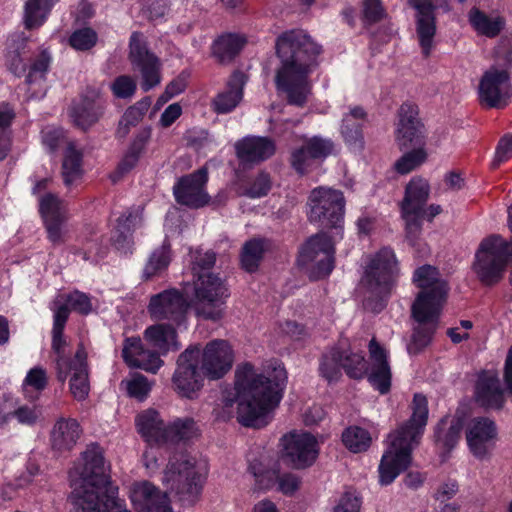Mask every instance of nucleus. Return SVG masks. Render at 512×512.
<instances>
[{"mask_svg": "<svg viewBox=\"0 0 512 512\" xmlns=\"http://www.w3.org/2000/svg\"><path fill=\"white\" fill-rule=\"evenodd\" d=\"M275 49L281 61L276 88L290 105L303 107L311 94L309 75L318 66L322 47L305 31L294 29L278 36Z\"/></svg>", "mask_w": 512, "mask_h": 512, "instance_id": "1", "label": "nucleus"}, {"mask_svg": "<svg viewBox=\"0 0 512 512\" xmlns=\"http://www.w3.org/2000/svg\"><path fill=\"white\" fill-rule=\"evenodd\" d=\"M287 380L283 366L274 367L267 375L245 363L235 371V390L238 402L237 420L247 427H260L264 418L282 398Z\"/></svg>", "mask_w": 512, "mask_h": 512, "instance_id": "2", "label": "nucleus"}, {"mask_svg": "<svg viewBox=\"0 0 512 512\" xmlns=\"http://www.w3.org/2000/svg\"><path fill=\"white\" fill-rule=\"evenodd\" d=\"M80 478L74 482L69 496L74 512H131L118 498V487L110 481L103 451L89 446L82 454Z\"/></svg>", "mask_w": 512, "mask_h": 512, "instance_id": "3", "label": "nucleus"}, {"mask_svg": "<svg viewBox=\"0 0 512 512\" xmlns=\"http://www.w3.org/2000/svg\"><path fill=\"white\" fill-rule=\"evenodd\" d=\"M410 419L388 436L389 445L379 465L382 485L392 483L411 462V452L420 443L428 420V402L424 395L415 394Z\"/></svg>", "mask_w": 512, "mask_h": 512, "instance_id": "4", "label": "nucleus"}, {"mask_svg": "<svg viewBox=\"0 0 512 512\" xmlns=\"http://www.w3.org/2000/svg\"><path fill=\"white\" fill-rule=\"evenodd\" d=\"M145 341L154 349L145 348L140 338H127L124 342L122 356L131 367L156 373L163 365L160 356L176 352L181 348L176 329L171 324L158 323L144 331Z\"/></svg>", "mask_w": 512, "mask_h": 512, "instance_id": "5", "label": "nucleus"}, {"mask_svg": "<svg viewBox=\"0 0 512 512\" xmlns=\"http://www.w3.org/2000/svg\"><path fill=\"white\" fill-rule=\"evenodd\" d=\"M206 465L188 454L170 458L163 476V483L174 491L182 502L192 504L201 493Z\"/></svg>", "mask_w": 512, "mask_h": 512, "instance_id": "6", "label": "nucleus"}, {"mask_svg": "<svg viewBox=\"0 0 512 512\" xmlns=\"http://www.w3.org/2000/svg\"><path fill=\"white\" fill-rule=\"evenodd\" d=\"M508 227L512 232V204L508 207ZM512 259V242L499 235L485 238L477 252L474 269L482 283L492 285L503 276L508 262Z\"/></svg>", "mask_w": 512, "mask_h": 512, "instance_id": "7", "label": "nucleus"}, {"mask_svg": "<svg viewBox=\"0 0 512 512\" xmlns=\"http://www.w3.org/2000/svg\"><path fill=\"white\" fill-rule=\"evenodd\" d=\"M193 295V308L197 316L211 321L224 317L230 292L219 274H200L193 278Z\"/></svg>", "mask_w": 512, "mask_h": 512, "instance_id": "8", "label": "nucleus"}, {"mask_svg": "<svg viewBox=\"0 0 512 512\" xmlns=\"http://www.w3.org/2000/svg\"><path fill=\"white\" fill-rule=\"evenodd\" d=\"M413 280L422 291L412 305V316L419 321L433 320L440 314L448 290L447 284L439 279L437 269L430 265L418 268Z\"/></svg>", "mask_w": 512, "mask_h": 512, "instance_id": "9", "label": "nucleus"}, {"mask_svg": "<svg viewBox=\"0 0 512 512\" xmlns=\"http://www.w3.org/2000/svg\"><path fill=\"white\" fill-rule=\"evenodd\" d=\"M334 245L325 233L311 236L300 248L298 265L311 280L328 276L334 268Z\"/></svg>", "mask_w": 512, "mask_h": 512, "instance_id": "10", "label": "nucleus"}, {"mask_svg": "<svg viewBox=\"0 0 512 512\" xmlns=\"http://www.w3.org/2000/svg\"><path fill=\"white\" fill-rule=\"evenodd\" d=\"M512 67L511 53H506L503 65L491 66L479 83V100L488 108L502 109L512 98L509 70Z\"/></svg>", "mask_w": 512, "mask_h": 512, "instance_id": "11", "label": "nucleus"}, {"mask_svg": "<svg viewBox=\"0 0 512 512\" xmlns=\"http://www.w3.org/2000/svg\"><path fill=\"white\" fill-rule=\"evenodd\" d=\"M308 219L324 227L337 228L343 221L345 199L339 190L317 187L308 198Z\"/></svg>", "mask_w": 512, "mask_h": 512, "instance_id": "12", "label": "nucleus"}, {"mask_svg": "<svg viewBox=\"0 0 512 512\" xmlns=\"http://www.w3.org/2000/svg\"><path fill=\"white\" fill-rule=\"evenodd\" d=\"M398 271L394 251L385 247L371 259L362 278V283L372 294L383 298L391 292Z\"/></svg>", "mask_w": 512, "mask_h": 512, "instance_id": "13", "label": "nucleus"}, {"mask_svg": "<svg viewBox=\"0 0 512 512\" xmlns=\"http://www.w3.org/2000/svg\"><path fill=\"white\" fill-rule=\"evenodd\" d=\"M430 194V185L424 178L414 177L405 188V195L401 201V216L405 221L406 234L410 243L416 242L419 234V217L423 215V207L426 206Z\"/></svg>", "mask_w": 512, "mask_h": 512, "instance_id": "14", "label": "nucleus"}, {"mask_svg": "<svg viewBox=\"0 0 512 512\" xmlns=\"http://www.w3.org/2000/svg\"><path fill=\"white\" fill-rule=\"evenodd\" d=\"M200 350L189 346L177 359V367L172 377L174 390L185 398L192 399L203 387V373L198 368Z\"/></svg>", "mask_w": 512, "mask_h": 512, "instance_id": "15", "label": "nucleus"}, {"mask_svg": "<svg viewBox=\"0 0 512 512\" xmlns=\"http://www.w3.org/2000/svg\"><path fill=\"white\" fill-rule=\"evenodd\" d=\"M56 372L59 381L64 382L68 377L69 388L73 397L82 401L87 398L90 391L87 352L80 345L74 358L60 357L56 360Z\"/></svg>", "mask_w": 512, "mask_h": 512, "instance_id": "16", "label": "nucleus"}, {"mask_svg": "<svg viewBox=\"0 0 512 512\" xmlns=\"http://www.w3.org/2000/svg\"><path fill=\"white\" fill-rule=\"evenodd\" d=\"M129 60L142 76L141 87L148 91L160 83V68L157 57L149 52L140 32H133L129 41Z\"/></svg>", "mask_w": 512, "mask_h": 512, "instance_id": "17", "label": "nucleus"}, {"mask_svg": "<svg viewBox=\"0 0 512 512\" xmlns=\"http://www.w3.org/2000/svg\"><path fill=\"white\" fill-rule=\"evenodd\" d=\"M39 209L48 240L55 246L65 243L68 236V213L64 202L55 194L47 193L40 198Z\"/></svg>", "mask_w": 512, "mask_h": 512, "instance_id": "18", "label": "nucleus"}, {"mask_svg": "<svg viewBox=\"0 0 512 512\" xmlns=\"http://www.w3.org/2000/svg\"><path fill=\"white\" fill-rule=\"evenodd\" d=\"M208 171L200 168L197 171L181 177L173 187V193L177 203L198 209L210 202V196L206 191Z\"/></svg>", "mask_w": 512, "mask_h": 512, "instance_id": "19", "label": "nucleus"}, {"mask_svg": "<svg viewBox=\"0 0 512 512\" xmlns=\"http://www.w3.org/2000/svg\"><path fill=\"white\" fill-rule=\"evenodd\" d=\"M233 361V350L225 340H213L207 343L199 358L203 375L211 380L220 379L227 374L232 368Z\"/></svg>", "mask_w": 512, "mask_h": 512, "instance_id": "20", "label": "nucleus"}, {"mask_svg": "<svg viewBox=\"0 0 512 512\" xmlns=\"http://www.w3.org/2000/svg\"><path fill=\"white\" fill-rule=\"evenodd\" d=\"M187 301L177 289H168L151 296L148 313L154 320H169L177 325L186 319Z\"/></svg>", "mask_w": 512, "mask_h": 512, "instance_id": "21", "label": "nucleus"}, {"mask_svg": "<svg viewBox=\"0 0 512 512\" xmlns=\"http://www.w3.org/2000/svg\"><path fill=\"white\" fill-rule=\"evenodd\" d=\"M284 455L295 468L311 466L318 456L316 438L306 432H292L282 438Z\"/></svg>", "mask_w": 512, "mask_h": 512, "instance_id": "22", "label": "nucleus"}, {"mask_svg": "<svg viewBox=\"0 0 512 512\" xmlns=\"http://www.w3.org/2000/svg\"><path fill=\"white\" fill-rule=\"evenodd\" d=\"M130 500L137 512H173L168 495L148 481L131 486Z\"/></svg>", "mask_w": 512, "mask_h": 512, "instance_id": "23", "label": "nucleus"}, {"mask_svg": "<svg viewBox=\"0 0 512 512\" xmlns=\"http://www.w3.org/2000/svg\"><path fill=\"white\" fill-rule=\"evenodd\" d=\"M497 439V427L493 420L476 417L466 428V440L471 453L477 458L485 457Z\"/></svg>", "mask_w": 512, "mask_h": 512, "instance_id": "24", "label": "nucleus"}, {"mask_svg": "<svg viewBox=\"0 0 512 512\" xmlns=\"http://www.w3.org/2000/svg\"><path fill=\"white\" fill-rule=\"evenodd\" d=\"M423 125L418 119V109L415 105L405 103L399 109V124L397 142L401 149L411 146H424Z\"/></svg>", "mask_w": 512, "mask_h": 512, "instance_id": "25", "label": "nucleus"}, {"mask_svg": "<svg viewBox=\"0 0 512 512\" xmlns=\"http://www.w3.org/2000/svg\"><path fill=\"white\" fill-rule=\"evenodd\" d=\"M105 101L98 89H88L80 101L71 108L70 116L76 126L86 130L94 125L102 116Z\"/></svg>", "mask_w": 512, "mask_h": 512, "instance_id": "26", "label": "nucleus"}, {"mask_svg": "<svg viewBox=\"0 0 512 512\" xmlns=\"http://www.w3.org/2000/svg\"><path fill=\"white\" fill-rule=\"evenodd\" d=\"M370 373L368 380L381 394L389 391L391 385V369L387 350L372 338L368 345Z\"/></svg>", "mask_w": 512, "mask_h": 512, "instance_id": "27", "label": "nucleus"}, {"mask_svg": "<svg viewBox=\"0 0 512 512\" xmlns=\"http://www.w3.org/2000/svg\"><path fill=\"white\" fill-rule=\"evenodd\" d=\"M475 400L485 408L501 409L503 407L504 390L496 372L486 371L479 375L475 387Z\"/></svg>", "mask_w": 512, "mask_h": 512, "instance_id": "28", "label": "nucleus"}, {"mask_svg": "<svg viewBox=\"0 0 512 512\" xmlns=\"http://www.w3.org/2000/svg\"><path fill=\"white\" fill-rule=\"evenodd\" d=\"M236 155L242 163H259L276 152L274 140L268 137L248 136L235 144Z\"/></svg>", "mask_w": 512, "mask_h": 512, "instance_id": "29", "label": "nucleus"}, {"mask_svg": "<svg viewBox=\"0 0 512 512\" xmlns=\"http://www.w3.org/2000/svg\"><path fill=\"white\" fill-rule=\"evenodd\" d=\"M246 76L241 71H235L227 81L225 88L217 93L211 102V107L218 114H226L233 111L243 98V89Z\"/></svg>", "mask_w": 512, "mask_h": 512, "instance_id": "30", "label": "nucleus"}, {"mask_svg": "<svg viewBox=\"0 0 512 512\" xmlns=\"http://www.w3.org/2000/svg\"><path fill=\"white\" fill-rule=\"evenodd\" d=\"M135 424L138 433L149 444L167 445V428L160 413L154 409H146L136 416Z\"/></svg>", "mask_w": 512, "mask_h": 512, "instance_id": "31", "label": "nucleus"}, {"mask_svg": "<svg viewBox=\"0 0 512 512\" xmlns=\"http://www.w3.org/2000/svg\"><path fill=\"white\" fill-rule=\"evenodd\" d=\"M366 117L367 114L363 108L353 107L342 118L341 135L345 143L355 151H360L364 147L362 127Z\"/></svg>", "mask_w": 512, "mask_h": 512, "instance_id": "32", "label": "nucleus"}, {"mask_svg": "<svg viewBox=\"0 0 512 512\" xmlns=\"http://www.w3.org/2000/svg\"><path fill=\"white\" fill-rule=\"evenodd\" d=\"M81 435L79 423L75 419H59L51 432L53 449L62 451L71 450Z\"/></svg>", "mask_w": 512, "mask_h": 512, "instance_id": "33", "label": "nucleus"}, {"mask_svg": "<svg viewBox=\"0 0 512 512\" xmlns=\"http://www.w3.org/2000/svg\"><path fill=\"white\" fill-rule=\"evenodd\" d=\"M83 153L74 143H69L64 151L61 175L64 185L68 188L76 186L82 179Z\"/></svg>", "mask_w": 512, "mask_h": 512, "instance_id": "34", "label": "nucleus"}, {"mask_svg": "<svg viewBox=\"0 0 512 512\" xmlns=\"http://www.w3.org/2000/svg\"><path fill=\"white\" fill-rule=\"evenodd\" d=\"M253 474L261 488L269 489L277 483L278 490L286 495L293 494L300 486L299 478L292 473L280 474L276 471H265L258 474L253 471Z\"/></svg>", "mask_w": 512, "mask_h": 512, "instance_id": "35", "label": "nucleus"}, {"mask_svg": "<svg viewBox=\"0 0 512 512\" xmlns=\"http://www.w3.org/2000/svg\"><path fill=\"white\" fill-rule=\"evenodd\" d=\"M462 422L460 419L443 418L434 433L435 444L443 451H450L460 439Z\"/></svg>", "mask_w": 512, "mask_h": 512, "instance_id": "36", "label": "nucleus"}, {"mask_svg": "<svg viewBox=\"0 0 512 512\" xmlns=\"http://www.w3.org/2000/svg\"><path fill=\"white\" fill-rule=\"evenodd\" d=\"M246 39L238 34H223L212 44V54L221 63L230 62L244 47Z\"/></svg>", "mask_w": 512, "mask_h": 512, "instance_id": "37", "label": "nucleus"}, {"mask_svg": "<svg viewBox=\"0 0 512 512\" xmlns=\"http://www.w3.org/2000/svg\"><path fill=\"white\" fill-rule=\"evenodd\" d=\"M59 0H26L23 22L28 30L39 28L46 21L52 7Z\"/></svg>", "mask_w": 512, "mask_h": 512, "instance_id": "38", "label": "nucleus"}, {"mask_svg": "<svg viewBox=\"0 0 512 512\" xmlns=\"http://www.w3.org/2000/svg\"><path fill=\"white\" fill-rule=\"evenodd\" d=\"M341 347L334 346L322 353L319 359V374L329 383L338 381L342 376Z\"/></svg>", "mask_w": 512, "mask_h": 512, "instance_id": "39", "label": "nucleus"}, {"mask_svg": "<svg viewBox=\"0 0 512 512\" xmlns=\"http://www.w3.org/2000/svg\"><path fill=\"white\" fill-rule=\"evenodd\" d=\"M141 222V213L139 209L126 210L117 220L113 231L112 240L118 247H123L129 243L135 227Z\"/></svg>", "mask_w": 512, "mask_h": 512, "instance_id": "40", "label": "nucleus"}, {"mask_svg": "<svg viewBox=\"0 0 512 512\" xmlns=\"http://www.w3.org/2000/svg\"><path fill=\"white\" fill-rule=\"evenodd\" d=\"M172 260L171 246L168 241H164L160 247H157L150 254L147 263L143 269V277L149 280L155 276L161 275L169 266Z\"/></svg>", "mask_w": 512, "mask_h": 512, "instance_id": "41", "label": "nucleus"}, {"mask_svg": "<svg viewBox=\"0 0 512 512\" xmlns=\"http://www.w3.org/2000/svg\"><path fill=\"white\" fill-rule=\"evenodd\" d=\"M416 34L425 57H428L433 48L434 36L436 33L435 15L432 13L416 14Z\"/></svg>", "mask_w": 512, "mask_h": 512, "instance_id": "42", "label": "nucleus"}, {"mask_svg": "<svg viewBox=\"0 0 512 512\" xmlns=\"http://www.w3.org/2000/svg\"><path fill=\"white\" fill-rule=\"evenodd\" d=\"M469 20L479 34L489 38L499 35L505 25V21L502 17H490L476 8L470 11Z\"/></svg>", "mask_w": 512, "mask_h": 512, "instance_id": "43", "label": "nucleus"}, {"mask_svg": "<svg viewBox=\"0 0 512 512\" xmlns=\"http://www.w3.org/2000/svg\"><path fill=\"white\" fill-rule=\"evenodd\" d=\"M438 317L439 315H437L433 320L427 321L416 320L418 322V326L414 329L412 339L407 346L410 354H418L429 345L432 334L436 329Z\"/></svg>", "mask_w": 512, "mask_h": 512, "instance_id": "44", "label": "nucleus"}, {"mask_svg": "<svg viewBox=\"0 0 512 512\" xmlns=\"http://www.w3.org/2000/svg\"><path fill=\"white\" fill-rule=\"evenodd\" d=\"M14 117V111L8 104L0 105V161L4 160L11 150L10 126Z\"/></svg>", "mask_w": 512, "mask_h": 512, "instance_id": "45", "label": "nucleus"}, {"mask_svg": "<svg viewBox=\"0 0 512 512\" xmlns=\"http://www.w3.org/2000/svg\"><path fill=\"white\" fill-rule=\"evenodd\" d=\"M265 248L264 243L260 239H252L247 241L241 252V265L247 272H255L263 258Z\"/></svg>", "mask_w": 512, "mask_h": 512, "instance_id": "46", "label": "nucleus"}, {"mask_svg": "<svg viewBox=\"0 0 512 512\" xmlns=\"http://www.w3.org/2000/svg\"><path fill=\"white\" fill-rule=\"evenodd\" d=\"M196 435L197 428L192 418L177 419L168 425L167 445L189 440Z\"/></svg>", "mask_w": 512, "mask_h": 512, "instance_id": "47", "label": "nucleus"}, {"mask_svg": "<svg viewBox=\"0 0 512 512\" xmlns=\"http://www.w3.org/2000/svg\"><path fill=\"white\" fill-rule=\"evenodd\" d=\"M342 441L345 447L351 452L359 453L369 448L371 436L367 430L353 426L343 432Z\"/></svg>", "mask_w": 512, "mask_h": 512, "instance_id": "48", "label": "nucleus"}, {"mask_svg": "<svg viewBox=\"0 0 512 512\" xmlns=\"http://www.w3.org/2000/svg\"><path fill=\"white\" fill-rule=\"evenodd\" d=\"M342 368L350 378L361 379L367 371L366 360L360 353L341 348Z\"/></svg>", "mask_w": 512, "mask_h": 512, "instance_id": "49", "label": "nucleus"}, {"mask_svg": "<svg viewBox=\"0 0 512 512\" xmlns=\"http://www.w3.org/2000/svg\"><path fill=\"white\" fill-rule=\"evenodd\" d=\"M49 65L50 56L47 52L43 51L32 63L26 78L28 85L37 84L39 86L38 92L41 95H44L46 92L45 75Z\"/></svg>", "mask_w": 512, "mask_h": 512, "instance_id": "50", "label": "nucleus"}, {"mask_svg": "<svg viewBox=\"0 0 512 512\" xmlns=\"http://www.w3.org/2000/svg\"><path fill=\"white\" fill-rule=\"evenodd\" d=\"M216 262V254L211 250L197 249L191 253V271L193 278L200 274H213L211 269Z\"/></svg>", "mask_w": 512, "mask_h": 512, "instance_id": "51", "label": "nucleus"}, {"mask_svg": "<svg viewBox=\"0 0 512 512\" xmlns=\"http://www.w3.org/2000/svg\"><path fill=\"white\" fill-rule=\"evenodd\" d=\"M427 159V152L424 147H417L411 151L405 153L399 158L395 164V170L400 174H408L420 165H422Z\"/></svg>", "mask_w": 512, "mask_h": 512, "instance_id": "52", "label": "nucleus"}, {"mask_svg": "<svg viewBox=\"0 0 512 512\" xmlns=\"http://www.w3.org/2000/svg\"><path fill=\"white\" fill-rule=\"evenodd\" d=\"M125 384L129 396L138 400H144L152 389L153 383L142 374H133L130 379L122 381Z\"/></svg>", "mask_w": 512, "mask_h": 512, "instance_id": "53", "label": "nucleus"}, {"mask_svg": "<svg viewBox=\"0 0 512 512\" xmlns=\"http://www.w3.org/2000/svg\"><path fill=\"white\" fill-rule=\"evenodd\" d=\"M48 384L46 370L40 366L30 369L23 380L22 388L24 393L29 391L41 392Z\"/></svg>", "mask_w": 512, "mask_h": 512, "instance_id": "54", "label": "nucleus"}, {"mask_svg": "<svg viewBox=\"0 0 512 512\" xmlns=\"http://www.w3.org/2000/svg\"><path fill=\"white\" fill-rule=\"evenodd\" d=\"M97 33L91 28H82L72 33L69 39L70 45L80 51H86L97 43Z\"/></svg>", "mask_w": 512, "mask_h": 512, "instance_id": "55", "label": "nucleus"}, {"mask_svg": "<svg viewBox=\"0 0 512 512\" xmlns=\"http://www.w3.org/2000/svg\"><path fill=\"white\" fill-rule=\"evenodd\" d=\"M304 144L309 149L310 156L314 157L315 160L326 158L332 153L334 148V144L330 139L318 136L307 139Z\"/></svg>", "mask_w": 512, "mask_h": 512, "instance_id": "56", "label": "nucleus"}, {"mask_svg": "<svg viewBox=\"0 0 512 512\" xmlns=\"http://www.w3.org/2000/svg\"><path fill=\"white\" fill-rule=\"evenodd\" d=\"M13 416L20 424L32 426L41 416V411L36 406L18 405L16 399L13 398Z\"/></svg>", "mask_w": 512, "mask_h": 512, "instance_id": "57", "label": "nucleus"}, {"mask_svg": "<svg viewBox=\"0 0 512 512\" xmlns=\"http://www.w3.org/2000/svg\"><path fill=\"white\" fill-rule=\"evenodd\" d=\"M65 303L71 311L87 315L92 310L90 297L80 291H73L65 296Z\"/></svg>", "mask_w": 512, "mask_h": 512, "instance_id": "58", "label": "nucleus"}, {"mask_svg": "<svg viewBox=\"0 0 512 512\" xmlns=\"http://www.w3.org/2000/svg\"><path fill=\"white\" fill-rule=\"evenodd\" d=\"M512 157V133L511 134H505L503 137L500 138L494 159L491 163L492 168L496 169L500 166V164L506 162Z\"/></svg>", "mask_w": 512, "mask_h": 512, "instance_id": "59", "label": "nucleus"}, {"mask_svg": "<svg viewBox=\"0 0 512 512\" xmlns=\"http://www.w3.org/2000/svg\"><path fill=\"white\" fill-rule=\"evenodd\" d=\"M111 89L116 97L129 98L132 97L136 91V82L132 77L122 75L114 80Z\"/></svg>", "mask_w": 512, "mask_h": 512, "instance_id": "60", "label": "nucleus"}, {"mask_svg": "<svg viewBox=\"0 0 512 512\" xmlns=\"http://www.w3.org/2000/svg\"><path fill=\"white\" fill-rule=\"evenodd\" d=\"M314 160L315 158L310 156L309 149H307L305 144L293 150L291 154V164L300 174L305 173Z\"/></svg>", "mask_w": 512, "mask_h": 512, "instance_id": "61", "label": "nucleus"}, {"mask_svg": "<svg viewBox=\"0 0 512 512\" xmlns=\"http://www.w3.org/2000/svg\"><path fill=\"white\" fill-rule=\"evenodd\" d=\"M42 143L49 152H54L64 142V131L60 128L46 127L42 130Z\"/></svg>", "mask_w": 512, "mask_h": 512, "instance_id": "62", "label": "nucleus"}, {"mask_svg": "<svg viewBox=\"0 0 512 512\" xmlns=\"http://www.w3.org/2000/svg\"><path fill=\"white\" fill-rule=\"evenodd\" d=\"M361 499L355 491H346L340 498L334 512H359Z\"/></svg>", "mask_w": 512, "mask_h": 512, "instance_id": "63", "label": "nucleus"}, {"mask_svg": "<svg viewBox=\"0 0 512 512\" xmlns=\"http://www.w3.org/2000/svg\"><path fill=\"white\" fill-rule=\"evenodd\" d=\"M363 15L368 23L380 21L385 16L384 8L380 0H364Z\"/></svg>", "mask_w": 512, "mask_h": 512, "instance_id": "64", "label": "nucleus"}]
</instances>
